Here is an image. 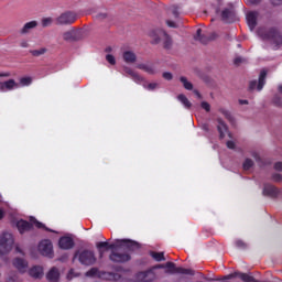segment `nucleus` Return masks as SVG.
Listing matches in <instances>:
<instances>
[{
    "mask_svg": "<svg viewBox=\"0 0 282 282\" xmlns=\"http://www.w3.org/2000/svg\"><path fill=\"white\" fill-rule=\"evenodd\" d=\"M140 243L132 240L121 239L116 240L109 246V250H112L109 259L115 263H126V261H131V256L127 253V250H139Z\"/></svg>",
    "mask_w": 282,
    "mask_h": 282,
    "instance_id": "obj_1",
    "label": "nucleus"
},
{
    "mask_svg": "<svg viewBox=\"0 0 282 282\" xmlns=\"http://www.w3.org/2000/svg\"><path fill=\"white\" fill-rule=\"evenodd\" d=\"M149 36L152 39V43L154 45L163 42V47L165 50H171V45H173V40H171V36H169V34H166L162 29H154L150 31Z\"/></svg>",
    "mask_w": 282,
    "mask_h": 282,
    "instance_id": "obj_2",
    "label": "nucleus"
},
{
    "mask_svg": "<svg viewBox=\"0 0 282 282\" xmlns=\"http://www.w3.org/2000/svg\"><path fill=\"white\" fill-rule=\"evenodd\" d=\"M258 35L261 36L263 41H272V43H275V45H281L282 43L281 32H279L276 29H270L268 31L264 29H259Z\"/></svg>",
    "mask_w": 282,
    "mask_h": 282,
    "instance_id": "obj_3",
    "label": "nucleus"
},
{
    "mask_svg": "<svg viewBox=\"0 0 282 282\" xmlns=\"http://www.w3.org/2000/svg\"><path fill=\"white\" fill-rule=\"evenodd\" d=\"M14 246V237L10 232L0 236V254H8Z\"/></svg>",
    "mask_w": 282,
    "mask_h": 282,
    "instance_id": "obj_4",
    "label": "nucleus"
},
{
    "mask_svg": "<svg viewBox=\"0 0 282 282\" xmlns=\"http://www.w3.org/2000/svg\"><path fill=\"white\" fill-rule=\"evenodd\" d=\"M78 19V15L76 12L73 11H66L59 14L57 18H55V25H72L76 23V20Z\"/></svg>",
    "mask_w": 282,
    "mask_h": 282,
    "instance_id": "obj_5",
    "label": "nucleus"
},
{
    "mask_svg": "<svg viewBox=\"0 0 282 282\" xmlns=\"http://www.w3.org/2000/svg\"><path fill=\"white\" fill-rule=\"evenodd\" d=\"M75 257L78 258V261L82 263V265H94V263L97 261L96 253H94L91 250H84L75 254Z\"/></svg>",
    "mask_w": 282,
    "mask_h": 282,
    "instance_id": "obj_6",
    "label": "nucleus"
},
{
    "mask_svg": "<svg viewBox=\"0 0 282 282\" xmlns=\"http://www.w3.org/2000/svg\"><path fill=\"white\" fill-rule=\"evenodd\" d=\"M267 76H268V70H265V69L261 70L258 84H257V80L250 82L249 89L251 91H253V89L257 87L258 91H261V89H263V87L265 85Z\"/></svg>",
    "mask_w": 282,
    "mask_h": 282,
    "instance_id": "obj_7",
    "label": "nucleus"
},
{
    "mask_svg": "<svg viewBox=\"0 0 282 282\" xmlns=\"http://www.w3.org/2000/svg\"><path fill=\"white\" fill-rule=\"evenodd\" d=\"M39 250L44 257H53L54 247L51 240H42L39 245Z\"/></svg>",
    "mask_w": 282,
    "mask_h": 282,
    "instance_id": "obj_8",
    "label": "nucleus"
},
{
    "mask_svg": "<svg viewBox=\"0 0 282 282\" xmlns=\"http://www.w3.org/2000/svg\"><path fill=\"white\" fill-rule=\"evenodd\" d=\"M195 41H199L204 45L209 43V41H215L217 39V33H210L209 35H202V29L196 31V35L194 36Z\"/></svg>",
    "mask_w": 282,
    "mask_h": 282,
    "instance_id": "obj_9",
    "label": "nucleus"
},
{
    "mask_svg": "<svg viewBox=\"0 0 282 282\" xmlns=\"http://www.w3.org/2000/svg\"><path fill=\"white\" fill-rule=\"evenodd\" d=\"M21 85L14 79H9L7 82H0V91H12V89H19Z\"/></svg>",
    "mask_w": 282,
    "mask_h": 282,
    "instance_id": "obj_10",
    "label": "nucleus"
},
{
    "mask_svg": "<svg viewBox=\"0 0 282 282\" xmlns=\"http://www.w3.org/2000/svg\"><path fill=\"white\" fill-rule=\"evenodd\" d=\"M58 246L62 250H72L74 248V239L69 236L59 238Z\"/></svg>",
    "mask_w": 282,
    "mask_h": 282,
    "instance_id": "obj_11",
    "label": "nucleus"
},
{
    "mask_svg": "<svg viewBox=\"0 0 282 282\" xmlns=\"http://www.w3.org/2000/svg\"><path fill=\"white\" fill-rule=\"evenodd\" d=\"M62 39L63 41L74 43V41H78V31L76 29H69L62 34Z\"/></svg>",
    "mask_w": 282,
    "mask_h": 282,
    "instance_id": "obj_12",
    "label": "nucleus"
},
{
    "mask_svg": "<svg viewBox=\"0 0 282 282\" xmlns=\"http://www.w3.org/2000/svg\"><path fill=\"white\" fill-rule=\"evenodd\" d=\"M46 280L48 282H58L61 281V271L58 270V268L53 267L48 270V272L46 273Z\"/></svg>",
    "mask_w": 282,
    "mask_h": 282,
    "instance_id": "obj_13",
    "label": "nucleus"
},
{
    "mask_svg": "<svg viewBox=\"0 0 282 282\" xmlns=\"http://www.w3.org/2000/svg\"><path fill=\"white\" fill-rule=\"evenodd\" d=\"M35 28H39V22L36 20L26 22L22 29H20V34L22 36H25V34H30L32 30H35Z\"/></svg>",
    "mask_w": 282,
    "mask_h": 282,
    "instance_id": "obj_14",
    "label": "nucleus"
},
{
    "mask_svg": "<svg viewBox=\"0 0 282 282\" xmlns=\"http://www.w3.org/2000/svg\"><path fill=\"white\" fill-rule=\"evenodd\" d=\"M13 265L14 268H17V270H19V272H21L22 274L24 272H28V261H25V259L23 258H15L13 260Z\"/></svg>",
    "mask_w": 282,
    "mask_h": 282,
    "instance_id": "obj_15",
    "label": "nucleus"
},
{
    "mask_svg": "<svg viewBox=\"0 0 282 282\" xmlns=\"http://www.w3.org/2000/svg\"><path fill=\"white\" fill-rule=\"evenodd\" d=\"M257 19H259L258 12L251 11V12L247 13V23L251 31L257 28Z\"/></svg>",
    "mask_w": 282,
    "mask_h": 282,
    "instance_id": "obj_16",
    "label": "nucleus"
},
{
    "mask_svg": "<svg viewBox=\"0 0 282 282\" xmlns=\"http://www.w3.org/2000/svg\"><path fill=\"white\" fill-rule=\"evenodd\" d=\"M217 123H218L217 129H218L220 139L226 138V134L228 133V126L221 118L217 119Z\"/></svg>",
    "mask_w": 282,
    "mask_h": 282,
    "instance_id": "obj_17",
    "label": "nucleus"
},
{
    "mask_svg": "<svg viewBox=\"0 0 282 282\" xmlns=\"http://www.w3.org/2000/svg\"><path fill=\"white\" fill-rule=\"evenodd\" d=\"M17 228L20 235H23L24 232H29V230H32V224H30L28 220H19L17 223Z\"/></svg>",
    "mask_w": 282,
    "mask_h": 282,
    "instance_id": "obj_18",
    "label": "nucleus"
},
{
    "mask_svg": "<svg viewBox=\"0 0 282 282\" xmlns=\"http://www.w3.org/2000/svg\"><path fill=\"white\" fill-rule=\"evenodd\" d=\"M122 58L124 63H128V64H133L135 63V61H138V56L133 51H124L122 53Z\"/></svg>",
    "mask_w": 282,
    "mask_h": 282,
    "instance_id": "obj_19",
    "label": "nucleus"
},
{
    "mask_svg": "<svg viewBox=\"0 0 282 282\" xmlns=\"http://www.w3.org/2000/svg\"><path fill=\"white\" fill-rule=\"evenodd\" d=\"M123 72H124V74H127V76H130V78H132V80H134V83H142L144 80V78H142V76H140L138 73H135L133 69H131L129 67H124Z\"/></svg>",
    "mask_w": 282,
    "mask_h": 282,
    "instance_id": "obj_20",
    "label": "nucleus"
},
{
    "mask_svg": "<svg viewBox=\"0 0 282 282\" xmlns=\"http://www.w3.org/2000/svg\"><path fill=\"white\" fill-rule=\"evenodd\" d=\"M30 276L33 279H43V267H33L29 271Z\"/></svg>",
    "mask_w": 282,
    "mask_h": 282,
    "instance_id": "obj_21",
    "label": "nucleus"
},
{
    "mask_svg": "<svg viewBox=\"0 0 282 282\" xmlns=\"http://www.w3.org/2000/svg\"><path fill=\"white\" fill-rule=\"evenodd\" d=\"M137 68L142 69V72H145L150 75L155 74V66H153V64H139Z\"/></svg>",
    "mask_w": 282,
    "mask_h": 282,
    "instance_id": "obj_22",
    "label": "nucleus"
},
{
    "mask_svg": "<svg viewBox=\"0 0 282 282\" xmlns=\"http://www.w3.org/2000/svg\"><path fill=\"white\" fill-rule=\"evenodd\" d=\"M177 99L180 100V102H182V105H184L186 109H191V107H193V104H191L186 95H178Z\"/></svg>",
    "mask_w": 282,
    "mask_h": 282,
    "instance_id": "obj_23",
    "label": "nucleus"
},
{
    "mask_svg": "<svg viewBox=\"0 0 282 282\" xmlns=\"http://www.w3.org/2000/svg\"><path fill=\"white\" fill-rule=\"evenodd\" d=\"M180 80L184 89H187V91H193V83L188 82V79L184 76L180 77Z\"/></svg>",
    "mask_w": 282,
    "mask_h": 282,
    "instance_id": "obj_24",
    "label": "nucleus"
},
{
    "mask_svg": "<svg viewBox=\"0 0 282 282\" xmlns=\"http://www.w3.org/2000/svg\"><path fill=\"white\" fill-rule=\"evenodd\" d=\"M263 193L264 195H270L271 197H274V195H276V187L272 185H265Z\"/></svg>",
    "mask_w": 282,
    "mask_h": 282,
    "instance_id": "obj_25",
    "label": "nucleus"
},
{
    "mask_svg": "<svg viewBox=\"0 0 282 282\" xmlns=\"http://www.w3.org/2000/svg\"><path fill=\"white\" fill-rule=\"evenodd\" d=\"M230 17H232V11H230L229 9H225L221 12V19L223 21H225V23H230Z\"/></svg>",
    "mask_w": 282,
    "mask_h": 282,
    "instance_id": "obj_26",
    "label": "nucleus"
},
{
    "mask_svg": "<svg viewBox=\"0 0 282 282\" xmlns=\"http://www.w3.org/2000/svg\"><path fill=\"white\" fill-rule=\"evenodd\" d=\"M30 54H32L35 57L43 56V54H47V48L41 47L37 50H31Z\"/></svg>",
    "mask_w": 282,
    "mask_h": 282,
    "instance_id": "obj_27",
    "label": "nucleus"
},
{
    "mask_svg": "<svg viewBox=\"0 0 282 282\" xmlns=\"http://www.w3.org/2000/svg\"><path fill=\"white\" fill-rule=\"evenodd\" d=\"M32 224H34V226H36V228H42L43 230H46L47 232H54V230L47 228L43 223L32 218L31 219Z\"/></svg>",
    "mask_w": 282,
    "mask_h": 282,
    "instance_id": "obj_28",
    "label": "nucleus"
},
{
    "mask_svg": "<svg viewBox=\"0 0 282 282\" xmlns=\"http://www.w3.org/2000/svg\"><path fill=\"white\" fill-rule=\"evenodd\" d=\"M220 113L223 116H225V118L229 121V122H235V117H232V113H230V111L224 109V108H220L219 109Z\"/></svg>",
    "mask_w": 282,
    "mask_h": 282,
    "instance_id": "obj_29",
    "label": "nucleus"
},
{
    "mask_svg": "<svg viewBox=\"0 0 282 282\" xmlns=\"http://www.w3.org/2000/svg\"><path fill=\"white\" fill-rule=\"evenodd\" d=\"M150 254L155 261H166V258H164V252L152 251Z\"/></svg>",
    "mask_w": 282,
    "mask_h": 282,
    "instance_id": "obj_30",
    "label": "nucleus"
},
{
    "mask_svg": "<svg viewBox=\"0 0 282 282\" xmlns=\"http://www.w3.org/2000/svg\"><path fill=\"white\" fill-rule=\"evenodd\" d=\"M144 89H148V91H155L158 87H160L159 83H150V84H143Z\"/></svg>",
    "mask_w": 282,
    "mask_h": 282,
    "instance_id": "obj_31",
    "label": "nucleus"
},
{
    "mask_svg": "<svg viewBox=\"0 0 282 282\" xmlns=\"http://www.w3.org/2000/svg\"><path fill=\"white\" fill-rule=\"evenodd\" d=\"M20 85L21 87H29V85H32V77L20 78Z\"/></svg>",
    "mask_w": 282,
    "mask_h": 282,
    "instance_id": "obj_32",
    "label": "nucleus"
},
{
    "mask_svg": "<svg viewBox=\"0 0 282 282\" xmlns=\"http://www.w3.org/2000/svg\"><path fill=\"white\" fill-rule=\"evenodd\" d=\"M242 166H243L245 171H250V169H252V166H254V162L252 161V159H246Z\"/></svg>",
    "mask_w": 282,
    "mask_h": 282,
    "instance_id": "obj_33",
    "label": "nucleus"
},
{
    "mask_svg": "<svg viewBox=\"0 0 282 282\" xmlns=\"http://www.w3.org/2000/svg\"><path fill=\"white\" fill-rule=\"evenodd\" d=\"M54 23V19L52 18H44L42 19V28H50Z\"/></svg>",
    "mask_w": 282,
    "mask_h": 282,
    "instance_id": "obj_34",
    "label": "nucleus"
},
{
    "mask_svg": "<svg viewBox=\"0 0 282 282\" xmlns=\"http://www.w3.org/2000/svg\"><path fill=\"white\" fill-rule=\"evenodd\" d=\"M106 61L110 64V65H116V57L111 54L106 55Z\"/></svg>",
    "mask_w": 282,
    "mask_h": 282,
    "instance_id": "obj_35",
    "label": "nucleus"
},
{
    "mask_svg": "<svg viewBox=\"0 0 282 282\" xmlns=\"http://www.w3.org/2000/svg\"><path fill=\"white\" fill-rule=\"evenodd\" d=\"M98 274L97 268H91L89 271L86 272V276H96Z\"/></svg>",
    "mask_w": 282,
    "mask_h": 282,
    "instance_id": "obj_36",
    "label": "nucleus"
},
{
    "mask_svg": "<svg viewBox=\"0 0 282 282\" xmlns=\"http://www.w3.org/2000/svg\"><path fill=\"white\" fill-rule=\"evenodd\" d=\"M236 246H237V248H240L241 250H245V248H248V245H246V242H243V240H237Z\"/></svg>",
    "mask_w": 282,
    "mask_h": 282,
    "instance_id": "obj_37",
    "label": "nucleus"
},
{
    "mask_svg": "<svg viewBox=\"0 0 282 282\" xmlns=\"http://www.w3.org/2000/svg\"><path fill=\"white\" fill-rule=\"evenodd\" d=\"M273 102L274 105H276L278 107H282V100H281V97L279 95H275L273 97Z\"/></svg>",
    "mask_w": 282,
    "mask_h": 282,
    "instance_id": "obj_38",
    "label": "nucleus"
},
{
    "mask_svg": "<svg viewBox=\"0 0 282 282\" xmlns=\"http://www.w3.org/2000/svg\"><path fill=\"white\" fill-rule=\"evenodd\" d=\"M200 107L207 112L210 111V104H208V101H202Z\"/></svg>",
    "mask_w": 282,
    "mask_h": 282,
    "instance_id": "obj_39",
    "label": "nucleus"
},
{
    "mask_svg": "<svg viewBox=\"0 0 282 282\" xmlns=\"http://www.w3.org/2000/svg\"><path fill=\"white\" fill-rule=\"evenodd\" d=\"M96 246L100 250V248H108L109 249V246H111V245H109V242H107V241H104V242H97Z\"/></svg>",
    "mask_w": 282,
    "mask_h": 282,
    "instance_id": "obj_40",
    "label": "nucleus"
},
{
    "mask_svg": "<svg viewBox=\"0 0 282 282\" xmlns=\"http://www.w3.org/2000/svg\"><path fill=\"white\" fill-rule=\"evenodd\" d=\"M171 12L175 18L180 17V9L177 7H172Z\"/></svg>",
    "mask_w": 282,
    "mask_h": 282,
    "instance_id": "obj_41",
    "label": "nucleus"
},
{
    "mask_svg": "<svg viewBox=\"0 0 282 282\" xmlns=\"http://www.w3.org/2000/svg\"><path fill=\"white\" fill-rule=\"evenodd\" d=\"M108 14L107 13H98L96 15V19H98L99 21H105V19H107Z\"/></svg>",
    "mask_w": 282,
    "mask_h": 282,
    "instance_id": "obj_42",
    "label": "nucleus"
},
{
    "mask_svg": "<svg viewBox=\"0 0 282 282\" xmlns=\"http://www.w3.org/2000/svg\"><path fill=\"white\" fill-rule=\"evenodd\" d=\"M163 78L165 80H173V74H171V73H163Z\"/></svg>",
    "mask_w": 282,
    "mask_h": 282,
    "instance_id": "obj_43",
    "label": "nucleus"
},
{
    "mask_svg": "<svg viewBox=\"0 0 282 282\" xmlns=\"http://www.w3.org/2000/svg\"><path fill=\"white\" fill-rule=\"evenodd\" d=\"M257 3H261V0H247V6H257Z\"/></svg>",
    "mask_w": 282,
    "mask_h": 282,
    "instance_id": "obj_44",
    "label": "nucleus"
},
{
    "mask_svg": "<svg viewBox=\"0 0 282 282\" xmlns=\"http://www.w3.org/2000/svg\"><path fill=\"white\" fill-rule=\"evenodd\" d=\"M20 46H22V47H30V43L26 41V40H22L21 42H20Z\"/></svg>",
    "mask_w": 282,
    "mask_h": 282,
    "instance_id": "obj_45",
    "label": "nucleus"
},
{
    "mask_svg": "<svg viewBox=\"0 0 282 282\" xmlns=\"http://www.w3.org/2000/svg\"><path fill=\"white\" fill-rule=\"evenodd\" d=\"M274 169H275V171H282V162H276L274 164Z\"/></svg>",
    "mask_w": 282,
    "mask_h": 282,
    "instance_id": "obj_46",
    "label": "nucleus"
},
{
    "mask_svg": "<svg viewBox=\"0 0 282 282\" xmlns=\"http://www.w3.org/2000/svg\"><path fill=\"white\" fill-rule=\"evenodd\" d=\"M166 24L169 25V28H177V24H175V22L167 20Z\"/></svg>",
    "mask_w": 282,
    "mask_h": 282,
    "instance_id": "obj_47",
    "label": "nucleus"
},
{
    "mask_svg": "<svg viewBox=\"0 0 282 282\" xmlns=\"http://www.w3.org/2000/svg\"><path fill=\"white\" fill-rule=\"evenodd\" d=\"M11 74L10 73H0V78H10Z\"/></svg>",
    "mask_w": 282,
    "mask_h": 282,
    "instance_id": "obj_48",
    "label": "nucleus"
},
{
    "mask_svg": "<svg viewBox=\"0 0 282 282\" xmlns=\"http://www.w3.org/2000/svg\"><path fill=\"white\" fill-rule=\"evenodd\" d=\"M112 279H113L115 281H120L121 275H120L119 273H112Z\"/></svg>",
    "mask_w": 282,
    "mask_h": 282,
    "instance_id": "obj_49",
    "label": "nucleus"
},
{
    "mask_svg": "<svg viewBox=\"0 0 282 282\" xmlns=\"http://www.w3.org/2000/svg\"><path fill=\"white\" fill-rule=\"evenodd\" d=\"M228 149H235V143L232 141H227Z\"/></svg>",
    "mask_w": 282,
    "mask_h": 282,
    "instance_id": "obj_50",
    "label": "nucleus"
},
{
    "mask_svg": "<svg viewBox=\"0 0 282 282\" xmlns=\"http://www.w3.org/2000/svg\"><path fill=\"white\" fill-rule=\"evenodd\" d=\"M273 180H274L275 182H281V174H274V175H273Z\"/></svg>",
    "mask_w": 282,
    "mask_h": 282,
    "instance_id": "obj_51",
    "label": "nucleus"
},
{
    "mask_svg": "<svg viewBox=\"0 0 282 282\" xmlns=\"http://www.w3.org/2000/svg\"><path fill=\"white\" fill-rule=\"evenodd\" d=\"M239 105H248V100H246V99H240V100H239Z\"/></svg>",
    "mask_w": 282,
    "mask_h": 282,
    "instance_id": "obj_52",
    "label": "nucleus"
},
{
    "mask_svg": "<svg viewBox=\"0 0 282 282\" xmlns=\"http://www.w3.org/2000/svg\"><path fill=\"white\" fill-rule=\"evenodd\" d=\"M239 63H241V57L235 59V65H239Z\"/></svg>",
    "mask_w": 282,
    "mask_h": 282,
    "instance_id": "obj_53",
    "label": "nucleus"
},
{
    "mask_svg": "<svg viewBox=\"0 0 282 282\" xmlns=\"http://www.w3.org/2000/svg\"><path fill=\"white\" fill-rule=\"evenodd\" d=\"M194 94L197 96V98H202V94H199L198 90H194Z\"/></svg>",
    "mask_w": 282,
    "mask_h": 282,
    "instance_id": "obj_54",
    "label": "nucleus"
},
{
    "mask_svg": "<svg viewBox=\"0 0 282 282\" xmlns=\"http://www.w3.org/2000/svg\"><path fill=\"white\" fill-rule=\"evenodd\" d=\"M3 209H0V221L3 219Z\"/></svg>",
    "mask_w": 282,
    "mask_h": 282,
    "instance_id": "obj_55",
    "label": "nucleus"
},
{
    "mask_svg": "<svg viewBox=\"0 0 282 282\" xmlns=\"http://www.w3.org/2000/svg\"><path fill=\"white\" fill-rule=\"evenodd\" d=\"M105 254V252L102 250H99V257L100 259H102V256Z\"/></svg>",
    "mask_w": 282,
    "mask_h": 282,
    "instance_id": "obj_56",
    "label": "nucleus"
},
{
    "mask_svg": "<svg viewBox=\"0 0 282 282\" xmlns=\"http://www.w3.org/2000/svg\"><path fill=\"white\" fill-rule=\"evenodd\" d=\"M111 51H112L111 46H108V47L106 48V52H111Z\"/></svg>",
    "mask_w": 282,
    "mask_h": 282,
    "instance_id": "obj_57",
    "label": "nucleus"
},
{
    "mask_svg": "<svg viewBox=\"0 0 282 282\" xmlns=\"http://www.w3.org/2000/svg\"><path fill=\"white\" fill-rule=\"evenodd\" d=\"M278 90L280 91V94H282V85L278 87Z\"/></svg>",
    "mask_w": 282,
    "mask_h": 282,
    "instance_id": "obj_58",
    "label": "nucleus"
},
{
    "mask_svg": "<svg viewBox=\"0 0 282 282\" xmlns=\"http://www.w3.org/2000/svg\"><path fill=\"white\" fill-rule=\"evenodd\" d=\"M272 3H273V6H280L281 4V2H274V1H272Z\"/></svg>",
    "mask_w": 282,
    "mask_h": 282,
    "instance_id": "obj_59",
    "label": "nucleus"
},
{
    "mask_svg": "<svg viewBox=\"0 0 282 282\" xmlns=\"http://www.w3.org/2000/svg\"><path fill=\"white\" fill-rule=\"evenodd\" d=\"M15 250H17V252H22L21 248H19V247H17Z\"/></svg>",
    "mask_w": 282,
    "mask_h": 282,
    "instance_id": "obj_60",
    "label": "nucleus"
}]
</instances>
